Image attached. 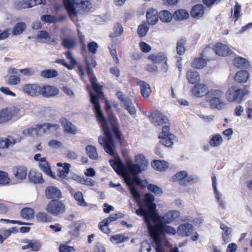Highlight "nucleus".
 I'll return each instance as SVG.
<instances>
[{
	"mask_svg": "<svg viewBox=\"0 0 252 252\" xmlns=\"http://www.w3.org/2000/svg\"><path fill=\"white\" fill-rule=\"evenodd\" d=\"M110 163L117 174L123 175L125 182L129 187V189H136V187L142 188H145L147 187V189H161L156 185L148 184L146 180L142 181L138 177L134 176L140 173L143 170L142 168L138 164L132 163L127 164L128 170L132 174L130 175L125 171L126 168L121 162L110 160Z\"/></svg>",
	"mask_w": 252,
	"mask_h": 252,
	"instance_id": "obj_1",
	"label": "nucleus"
},
{
	"mask_svg": "<svg viewBox=\"0 0 252 252\" xmlns=\"http://www.w3.org/2000/svg\"><path fill=\"white\" fill-rule=\"evenodd\" d=\"M148 202L145 204V209L141 208H138L136 210L135 213L139 216L144 217V222H146V219L149 220V222H151L152 220L156 224H164V218L163 216L158 215L157 210V205L154 202L155 198L150 195L147 196L146 201Z\"/></svg>",
	"mask_w": 252,
	"mask_h": 252,
	"instance_id": "obj_2",
	"label": "nucleus"
},
{
	"mask_svg": "<svg viewBox=\"0 0 252 252\" xmlns=\"http://www.w3.org/2000/svg\"><path fill=\"white\" fill-rule=\"evenodd\" d=\"M70 17L88 11L92 3L90 0H63Z\"/></svg>",
	"mask_w": 252,
	"mask_h": 252,
	"instance_id": "obj_3",
	"label": "nucleus"
},
{
	"mask_svg": "<svg viewBox=\"0 0 252 252\" xmlns=\"http://www.w3.org/2000/svg\"><path fill=\"white\" fill-rule=\"evenodd\" d=\"M99 121L106 137H98V143L103 146L104 150L107 154L111 156H114L115 155L114 150L116 147L115 143L110 132L108 123L106 120Z\"/></svg>",
	"mask_w": 252,
	"mask_h": 252,
	"instance_id": "obj_4",
	"label": "nucleus"
},
{
	"mask_svg": "<svg viewBox=\"0 0 252 252\" xmlns=\"http://www.w3.org/2000/svg\"><path fill=\"white\" fill-rule=\"evenodd\" d=\"M24 114V109L19 105H12L0 111V124H5L10 121H16Z\"/></svg>",
	"mask_w": 252,
	"mask_h": 252,
	"instance_id": "obj_5",
	"label": "nucleus"
},
{
	"mask_svg": "<svg viewBox=\"0 0 252 252\" xmlns=\"http://www.w3.org/2000/svg\"><path fill=\"white\" fill-rule=\"evenodd\" d=\"M145 223L147 225L150 236L155 242L156 247L160 245L162 242L160 236L163 233V224H152L151 222H149L147 219Z\"/></svg>",
	"mask_w": 252,
	"mask_h": 252,
	"instance_id": "obj_6",
	"label": "nucleus"
},
{
	"mask_svg": "<svg viewBox=\"0 0 252 252\" xmlns=\"http://www.w3.org/2000/svg\"><path fill=\"white\" fill-rule=\"evenodd\" d=\"M172 180L186 186L197 183L199 178L194 175H189L186 171H181L172 177Z\"/></svg>",
	"mask_w": 252,
	"mask_h": 252,
	"instance_id": "obj_7",
	"label": "nucleus"
},
{
	"mask_svg": "<svg viewBox=\"0 0 252 252\" xmlns=\"http://www.w3.org/2000/svg\"><path fill=\"white\" fill-rule=\"evenodd\" d=\"M45 210L54 216H59L65 212L66 207L64 203L59 199H52L48 203Z\"/></svg>",
	"mask_w": 252,
	"mask_h": 252,
	"instance_id": "obj_8",
	"label": "nucleus"
},
{
	"mask_svg": "<svg viewBox=\"0 0 252 252\" xmlns=\"http://www.w3.org/2000/svg\"><path fill=\"white\" fill-rule=\"evenodd\" d=\"M247 91L240 89L237 86H232L229 88L226 93V98L229 102L237 101L241 102L243 97L247 94Z\"/></svg>",
	"mask_w": 252,
	"mask_h": 252,
	"instance_id": "obj_9",
	"label": "nucleus"
},
{
	"mask_svg": "<svg viewBox=\"0 0 252 252\" xmlns=\"http://www.w3.org/2000/svg\"><path fill=\"white\" fill-rule=\"evenodd\" d=\"M106 111L108 113V120L109 123L111 124L113 133L115 134L116 138L120 141L122 139V132L119 129L118 120L114 114L111 113V106L106 103Z\"/></svg>",
	"mask_w": 252,
	"mask_h": 252,
	"instance_id": "obj_10",
	"label": "nucleus"
},
{
	"mask_svg": "<svg viewBox=\"0 0 252 252\" xmlns=\"http://www.w3.org/2000/svg\"><path fill=\"white\" fill-rule=\"evenodd\" d=\"M151 122L156 126H162L168 122V118L159 111H155L149 116Z\"/></svg>",
	"mask_w": 252,
	"mask_h": 252,
	"instance_id": "obj_11",
	"label": "nucleus"
},
{
	"mask_svg": "<svg viewBox=\"0 0 252 252\" xmlns=\"http://www.w3.org/2000/svg\"><path fill=\"white\" fill-rule=\"evenodd\" d=\"M22 243L26 244L22 247V249L26 250L29 249L33 252H38L41 248V243L37 240H30L28 239H24L22 240Z\"/></svg>",
	"mask_w": 252,
	"mask_h": 252,
	"instance_id": "obj_12",
	"label": "nucleus"
},
{
	"mask_svg": "<svg viewBox=\"0 0 252 252\" xmlns=\"http://www.w3.org/2000/svg\"><path fill=\"white\" fill-rule=\"evenodd\" d=\"M91 101L92 103L94 105V109L98 121H104L106 119L104 118L103 113L100 110V106L99 104L98 97H101V96H99L96 95H93L92 93L90 94Z\"/></svg>",
	"mask_w": 252,
	"mask_h": 252,
	"instance_id": "obj_13",
	"label": "nucleus"
},
{
	"mask_svg": "<svg viewBox=\"0 0 252 252\" xmlns=\"http://www.w3.org/2000/svg\"><path fill=\"white\" fill-rule=\"evenodd\" d=\"M59 90L54 86L50 85L41 86L40 95L44 97H54L59 94Z\"/></svg>",
	"mask_w": 252,
	"mask_h": 252,
	"instance_id": "obj_14",
	"label": "nucleus"
},
{
	"mask_svg": "<svg viewBox=\"0 0 252 252\" xmlns=\"http://www.w3.org/2000/svg\"><path fill=\"white\" fill-rule=\"evenodd\" d=\"M208 90L209 88L206 84L198 83L192 87L191 92L195 96L201 97L205 95L207 96Z\"/></svg>",
	"mask_w": 252,
	"mask_h": 252,
	"instance_id": "obj_15",
	"label": "nucleus"
},
{
	"mask_svg": "<svg viewBox=\"0 0 252 252\" xmlns=\"http://www.w3.org/2000/svg\"><path fill=\"white\" fill-rule=\"evenodd\" d=\"M131 191V194L132 195L133 198L135 200V201L139 206V208H143L145 209L146 208L145 204L148 202L147 200L146 201V197L148 195H150L151 197L154 198V196L153 194L147 193L145 194L144 198L142 200L141 199V195L139 191V190H130Z\"/></svg>",
	"mask_w": 252,
	"mask_h": 252,
	"instance_id": "obj_16",
	"label": "nucleus"
},
{
	"mask_svg": "<svg viewBox=\"0 0 252 252\" xmlns=\"http://www.w3.org/2000/svg\"><path fill=\"white\" fill-rule=\"evenodd\" d=\"M41 86L35 84H26L23 86V92L32 96L40 95Z\"/></svg>",
	"mask_w": 252,
	"mask_h": 252,
	"instance_id": "obj_17",
	"label": "nucleus"
},
{
	"mask_svg": "<svg viewBox=\"0 0 252 252\" xmlns=\"http://www.w3.org/2000/svg\"><path fill=\"white\" fill-rule=\"evenodd\" d=\"M210 50V47H206L201 53V57L194 60L191 64L192 67L197 69H200L204 67L206 65V61L205 59L203 58L206 57V52Z\"/></svg>",
	"mask_w": 252,
	"mask_h": 252,
	"instance_id": "obj_18",
	"label": "nucleus"
},
{
	"mask_svg": "<svg viewBox=\"0 0 252 252\" xmlns=\"http://www.w3.org/2000/svg\"><path fill=\"white\" fill-rule=\"evenodd\" d=\"M146 19L148 24L154 25L158 21V11L153 8H149L146 12Z\"/></svg>",
	"mask_w": 252,
	"mask_h": 252,
	"instance_id": "obj_19",
	"label": "nucleus"
},
{
	"mask_svg": "<svg viewBox=\"0 0 252 252\" xmlns=\"http://www.w3.org/2000/svg\"><path fill=\"white\" fill-rule=\"evenodd\" d=\"M193 231V226L191 224L189 223L181 224L177 228L178 234L183 237L189 236Z\"/></svg>",
	"mask_w": 252,
	"mask_h": 252,
	"instance_id": "obj_20",
	"label": "nucleus"
},
{
	"mask_svg": "<svg viewBox=\"0 0 252 252\" xmlns=\"http://www.w3.org/2000/svg\"><path fill=\"white\" fill-rule=\"evenodd\" d=\"M213 50L216 54L219 56H226L230 54L231 53V50L229 48L227 45L221 43H217Z\"/></svg>",
	"mask_w": 252,
	"mask_h": 252,
	"instance_id": "obj_21",
	"label": "nucleus"
},
{
	"mask_svg": "<svg viewBox=\"0 0 252 252\" xmlns=\"http://www.w3.org/2000/svg\"><path fill=\"white\" fill-rule=\"evenodd\" d=\"M138 85L140 86L142 95L144 98H148L152 93L150 85L145 81L138 80Z\"/></svg>",
	"mask_w": 252,
	"mask_h": 252,
	"instance_id": "obj_22",
	"label": "nucleus"
},
{
	"mask_svg": "<svg viewBox=\"0 0 252 252\" xmlns=\"http://www.w3.org/2000/svg\"><path fill=\"white\" fill-rule=\"evenodd\" d=\"M186 78L189 83L192 84H197L200 80L199 73L197 71L192 69L189 70L187 72Z\"/></svg>",
	"mask_w": 252,
	"mask_h": 252,
	"instance_id": "obj_23",
	"label": "nucleus"
},
{
	"mask_svg": "<svg viewBox=\"0 0 252 252\" xmlns=\"http://www.w3.org/2000/svg\"><path fill=\"white\" fill-rule=\"evenodd\" d=\"M27 171V168L24 166H17L12 169L13 174L16 179L19 180H23L26 178Z\"/></svg>",
	"mask_w": 252,
	"mask_h": 252,
	"instance_id": "obj_24",
	"label": "nucleus"
},
{
	"mask_svg": "<svg viewBox=\"0 0 252 252\" xmlns=\"http://www.w3.org/2000/svg\"><path fill=\"white\" fill-rule=\"evenodd\" d=\"M180 216V212L175 210L169 211L164 215V223L170 224Z\"/></svg>",
	"mask_w": 252,
	"mask_h": 252,
	"instance_id": "obj_25",
	"label": "nucleus"
},
{
	"mask_svg": "<svg viewBox=\"0 0 252 252\" xmlns=\"http://www.w3.org/2000/svg\"><path fill=\"white\" fill-rule=\"evenodd\" d=\"M204 13V6L202 4H197L191 8L190 11L191 16L196 19L201 18Z\"/></svg>",
	"mask_w": 252,
	"mask_h": 252,
	"instance_id": "obj_26",
	"label": "nucleus"
},
{
	"mask_svg": "<svg viewBox=\"0 0 252 252\" xmlns=\"http://www.w3.org/2000/svg\"><path fill=\"white\" fill-rule=\"evenodd\" d=\"M29 180L34 184H42L44 179L41 173L34 171H30L29 174Z\"/></svg>",
	"mask_w": 252,
	"mask_h": 252,
	"instance_id": "obj_27",
	"label": "nucleus"
},
{
	"mask_svg": "<svg viewBox=\"0 0 252 252\" xmlns=\"http://www.w3.org/2000/svg\"><path fill=\"white\" fill-rule=\"evenodd\" d=\"M210 106L212 108L221 110L224 107L225 103L220 97H216L209 99Z\"/></svg>",
	"mask_w": 252,
	"mask_h": 252,
	"instance_id": "obj_28",
	"label": "nucleus"
},
{
	"mask_svg": "<svg viewBox=\"0 0 252 252\" xmlns=\"http://www.w3.org/2000/svg\"><path fill=\"white\" fill-rule=\"evenodd\" d=\"M173 16L174 20L176 21H183L189 17V13L186 10L180 9L175 11Z\"/></svg>",
	"mask_w": 252,
	"mask_h": 252,
	"instance_id": "obj_29",
	"label": "nucleus"
},
{
	"mask_svg": "<svg viewBox=\"0 0 252 252\" xmlns=\"http://www.w3.org/2000/svg\"><path fill=\"white\" fill-rule=\"evenodd\" d=\"M31 1L32 0H16L14 1L13 6L15 8L17 9L32 7Z\"/></svg>",
	"mask_w": 252,
	"mask_h": 252,
	"instance_id": "obj_30",
	"label": "nucleus"
},
{
	"mask_svg": "<svg viewBox=\"0 0 252 252\" xmlns=\"http://www.w3.org/2000/svg\"><path fill=\"white\" fill-rule=\"evenodd\" d=\"M80 227L81 225L79 223L77 222H73L69 226V235L73 238L78 237L79 235Z\"/></svg>",
	"mask_w": 252,
	"mask_h": 252,
	"instance_id": "obj_31",
	"label": "nucleus"
},
{
	"mask_svg": "<svg viewBox=\"0 0 252 252\" xmlns=\"http://www.w3.org/2000/svg\"><path fill=\"white\" fill-rule=\"evenodd\" d=\"M87 155L92 159L95 160L98 158V155L96 148L93 145H88L85 148Z\"/></svg>",
	"mask_w": 252,
	"mask_h": 252,
	"instance_id": "obj_32",
	"label": "nucleus"
},
{
	"mask_svg": "<svg viewBox=\"0 0 252 252\" xmlns=\"http://www.w3.org/2000/svg\"><path fill=\"white\" fill-rule=\"evenodd\" d=\"M249 78V73L246 70L238 71L234 77L235 80L238 83L246 82Z\"/></svg>",
	"mask_w": 252,
	"mask_h": 252,
	"instance_id": "obj_33",
	"label": "nucleus"
},
{
	"mask_svg": "<svg viewBox=\"0 0 252 252\" xmlns=\"http://www.w3.org/2000/svg\"><path fill=\"white\" fill-rule=\"evenodd\" d=\"M158 18L161 21L164 23L170 22L173 18V15L166 10H161L158 13Z\"/></svg>",
	"mask_w": 252,
	"mask_h": 252,
	"instance_id": "obj_34",
	"label": "nucleus"
},
{
	"mask_svg": "<svg viewBox=\"0 0 252 252\" xmlns=\"http://www.w3.org/2000/svg\"><path fill=\"white\" fill-rule=\"evenodd\" d=\"M151 165L155 169L161 171L168 168V163L164 160H155Z\"/></svg>",
	"mask_w": 252,
	"mask_h": 252,
	"instance_id": "obj_35",
	"label": "nucleus"
},
{
	"mask_svg": "<svg viewBox=\"0 0 252 252\" xmlns=\"http://www.w3.org/2000/svg\"><path fill=\"white\" fill-rule=\"evenodd\" d=\"M234 64L237 68H247L250 66L248 61L242 57H237L234 59Z\"/></svg>",
	"mask_w": 252,
	"mask_h": 252,
	"instance_id": "obj_36",
	"label": "nucleus"
},
{
	"mask_svg": "<svg viewBox=\"0 0 252 252\" xmlns=\"http://www.w3.org/2000/svg\"><path fill=\"white\" fill-rule=\"evenodd\" d=\"M165 137L159 138L160 139V142L165 147H171L173 145L174 141L176 140L175 136L173 134H171Z\"/></svg>",
	"mask_w": 252,
	"mask_h": 252,
	"instance_id": "obj_37",
	"label": "nucleus"
},
{
	"mask_svg": "<svg viewBox=\"0 0 252 252\" xmlns=\"http://www.w3.org/2000/svg\"><path fill=\"white\" fill-rule=\"evenodd\" d=\"M37 38L40 39L42 43H50L54 41V40H51V37L48 33L45 31H40L37 34Z\"/></svg>",
	"mask_w": 252,
	"mask_h": 252,
	"instance_id": "obj_38",
	"label": "nucleus"
},
{
	"mask_svg": "<svg viewBox=\"0 0 252 252\" xmlns=\"http://www.w3.org/2000/svg\"><path fill=\"white\" fill-rule=\"evenodd\" d=\"M39 166L41 170L47 175L53 179L56 178L55 174L52 172L48 162L40 163L39 164Z\"/></svg>",
	"mask_w": 252,
	"mask_h": 252,
	"instance_id": "obj_39",
	"label": "nucleus"
},
{
	"mask_svg": "<svg viewBox=\"0 0 252 252\" xmlns=\"http://www.w3.org/2000/svg\"><path fill=\"white\" fill-rule=\"evenodd\" d=\"M34 210L31 208H24L21 210L20 215L22 218L30 220L34 217Z\"/></svg>",
	"mask_w": 252,
	"mask_h": 252,
	"instance_id": "obj_40",
	"label": "nucleus"
},
{
	"mask_svg": "<svg viewBox=\"0 0 252 252\" xmlns=\"http://www.w3.org/2000/svg\"><path fill=\"white\" fill-rule=\"evenodd\" d=\"M45 195L48 199H56L62 197L61 190H45Z\"/></svg>",
	"mask_w": 252,
	"mask_h": 252,
	"instance_id": "obj_41",
	"label": "nucleus"
},
{
	"mask_svg": "<svg viewBox=\"0 0 252 252\" xmlns=\"http://www.w3.org/2000/svg\"><path fill=\"white\" fill-rule=\"evenodd\" d=\"M36 218L38 222L42 223L50 222L52 220V218L50 215L47 213L43 212L37 213Z\"/></svg>",
	"mask_w": 252,
	"mask_h": 252,
	"instance_id": "obj_42",
	"label": "nucleus"
},
{
	"mask_svg": "<svg viewBox=\"0 0 252 252\" xmlns=\"http://www.w3.org/2000/svg\"><path fill=\"white\" fill-rule=\"evenodd\" d=\"M63 124L64 130L67 133L75 134L77 132V129L76 127L69 121L67 120H64Z\"/></svg>",
	"mask_w": 252,
	"mask_h": 252,
	"instance_id": "obj_43",
	"label": "nucleus"
},
{
	"mask_svg": "<svg viewBox=\"0 0 252 252\" xmlns=\"http://www.w3.org/2000/svg\"><path fill=\"white\" fill-rule=\"evenodd\" d=\"M148 58L153 62L156 63H159L162 62H164V63H166V57L162 53H159L157 55H151L149 56Z\"/></svg>",
	"mask_w": 252,
	"mask_h": 252,
	"instance_id": "obj_44",
	"label": "nucleus"
},
{
	"mask_svg": "<svg viewBox=\"0 0 252 252\" xmlns=\"http://www.w3.org/2000/svg\"><path fill=\"white\" fill-rule=\"evenodd\" d=\"M26 28V25L24 22L17 23L13 27L12 33L13 35H17L21 34Z\"/></svg>",
	"mask_w": 252,
	"mask_h": 252,
	"instance_id": "obj_45",
	"label": "nucleus"
},
{
	"mask_svg": "<svg viewBox=\"0 0 252 252\" xmlns=\"http://www.w3.org/2000/svg\"><path fill=\"white\" fill-rule=\"evenodd\" d=\"M135 162L138 164H140L143 170H145L146 167L149 164L148 161L146 160L145 157L142 154L136 155L135 157Z\"/></svg>",
	"mask_w": 252,
	"mask_h": 252,
	"instance_id": "obj_46",
	"label": "nucleus"
},
{
	"mask_svg": "<svg viewBox=\"0 0 252 252\" xmlns=\"http://www.w3.org/2000/svg\"><path fill=\"white\" fill-rule=\"evenodd\" d=\"M41 75L43 77L46 78H54L58 75V73L56 70L49 69L42 71Z\"/></svg>",
	"mask_w": 252,
	"mask_h": 252,
	"instance_id": "obj_47",
	"label": "nucleus"
},
{
	"mask_svg": "<svg viewBox=\"0 0 252 252\" xmlns=\"http://www.w3.org/2000/svg\"><path fill=\"white\" fill-rule=\"evenodd\" d=\"M41 128V125L38 126L36 127H31L24 129L23 131V134L26 136H34L37 134L38 130Z\"/></svg>",
	"mask_w": 252,
	"mask_h": 252,
	"instance_id": "obj_48",
	"label": "nucleus"
},
{
	"mask_svg": "<svg viewBox=\"0 0 252 252\" xmlns=\"http://www.w3.org/2000/svg\"><path fill=\"white\" fill-rule=\"evenodd\" d=\"M128 239V238L125 236L123 234H116L112 236L110 240L113 243L120 244Z\"/></svg>",
	"mask_w": 252,
	"mask_h": 252,
	"instance_id": "obj_49",
	"label": "nucleus"
},
{
	"mask_svg": "<svg viewBox=\"0 0 252 252\" xmlns=\"http://www.w3.org/2000/svg\"><path fill=\"white\" fill-rule=\"evenodd\" d=\"M10 184H11V182L8 177L7 173L0 170V185H5ZM13 184L12 183V184Z\"/></svg>",
	"mask_w": 252,
	"mask_h": 252,
	"instance_id": "obj_50",
	"label": "nucleus"
},
{
	"mask_svg": "<svg viewBox=\"0 0 252 252\" xmlns=\"http://www.w3.org/2000/svg\"><path fill=\"white\" fill-rule=\"evenodd\" d=\"M222 141L221 136L217 134L212 137L210 141V144L212 147H217L222 143Z\"/></svg>",
	"mask_w": 252,
	"mask_h": 252,
	"instance_id": "obj_51",
	"label": "nucleus"
},
{
	"mask_svg": "<svg viewBox=\"0 0 252 252\" xmlns=\"http://www.w3.org/2000/svg\"><path fill=\"white\" fill-rule=\"evenodd\" d=\"M63 47L67 49H73L76 44V40L74 38H65L62 43Z\"/></svg>",
	"mask_w": 252,
	"mask_h": 252,
	"instance_id": "obj_52",
	"label": "nucleus"
},
{
	"mask_svg": "<svg viewBox=\"0 0 252 252\" xmlns=\"http://www.w3.org/2000/svg\"><path fill=\"white\" fill-rule=\"evenodd\" d=\"M75 199L78 202V204L82 206H87L88 204L85 202L82 193L79 191H77L74 195Z\"/></svg>",
	"mask_w": 252,
	"mask_h": 252,
	"instance_id": "obj_53",
	"label": "nucleus"
},
{
	"mask_svg": "<svg viewBox=\"0 0 252 252\" xmlns=\"http://www.w3.org/2000/svg\"><path fill=\"white\" fill-rule=\"evenodd\" d=\"M94 91L97 94V95L100 96L103 95L101 91V86L97 83L96 78H93L92 81H90Z\"/></svg>",
	"mask_w": 252,
	"mask_h": 252,
	"instance_id": "obj_54",
	"label": "nucleus"
},
{
	"mask_svg": "<svg viewBox=\"0 0 252 252\" xmlns=\"http://www.w3.org/2000/svg\"><path fill=\"white\" fill-rule=\"evenodd\" d=\"M186 42V40L182 38L179 40L177 43L176 50L178 55H182L185 52L184 45Z\"/></svg>",
	"mask_w": 252,
	"mask_h": 252,
	"instance_id": "obj_55",
	"label": "nucleus"
},
{
	"mask_svg": "<svg viewBox=\"0 0 252 252\" xmlns=\"http://www.w3.org/2000/svg\"><path fill=\"white\" fill-rule=\"evenodd\" d=\"M149 29L146 23L140 25L137 29L138 34L140 37H144L147 34Z\"/></svg>",
	"mask_w": 252,
	"mask_h": 252,
	"instance_id": "obj_56",
	"label": "nucleus"
},
{
	"mask_svg": "<svg viewBox=\"0 0 252 252\" xmlns=\"http://www.w3.org/2000/svg\"><path fill=\"white\" fill-rule=\"evenodd\" d=\"M21 81V79L17 75H9L6 81V84L9 85H16Z\"/></svg>",
	"mask_w": 252,
	"mask_h": 252,
	"instance_id": "obj_57",
	"label": "nucleus"
},
{
	"mask_svg": "<svg viewBox=\"0 0 252 252\" xmlns=\"http://www.w3.org/2000/svg\"><path fill=\"white\" fill-rule=\"evenodd\" d=\"M113 30L114 32L110 35V37L112 38L119 36L121 35L123 32V28L121 24L118 23L114 26Z\"/></svg>",
	"mask_w": 252,
	"mask_h": 252,
	"instance_id": "obj_58",
	"label": "nucleus"
},
{
	"mask_svg": "<svg viewBox=\"0 0 252 252\" xmlns=\"http://www.w3.org/2000/svg\"><path fill=\"white\" fill-rule=\"evenodd\" d=\"M223 95V93L220 90L212 89L208 90L207 98H214L216 97H221Z\"/></svg>",
	"mask_w": 252,
	"mask_h": 252,
	"instance_id": "obj_59",
	"label": "nucleus"
},
{
	"mask_svg": "<svg viewBox=\"0 0 252 252\" xmlns=\"http://www.w3.org/2000/svg\"><path fill=\"white\" fill-rule=\"evenodd\" d=\"M108 49L111 56L114 59V62L116 63H119V59L117 56L116 45L114 43L111 44V45H109Z\"/></svg>",
	"mask_w": 252,
	"mask_h": 252,
	"instance_id": "obj_60",
	"label": "nucleus"
},
{
	"mask_svg": "<svg viewBox=\"0 0 252 252\" xmlns=\"http://www.w3.org/2000/svg\"><path fill=\"white\" fill-rule=\"evenodd\" d=\"M167 224H163V232L168 235H175L177 232L176 230L173 227L166 225Z\"/></svg>",
	"mask_w": 252,
	"mask_h": 252,
	"instance_id": "obj_61",
	"label": "nucleus"
},
{
	"mask_svg": "<svg viewBox=\"0 0 252 252\" xmlns=\"http://www.w3.org/2000/svg\"><path fill=\"white\" fill-rule=\"evenodd\" d=\"M59 252H72L75 251L73 247L68 246L65 244H61L59 247Z\"/></svg>",
	"mask_w": 252,
	"mask_h": 252,
	"instance_id": "obj_62",
	"label": "nucleus"
},
{
	"mask_svg": "<svg viewBox=\"0 0 252 252\" xmlns=\"http://www.w3.org/2000/svg\"><path fill=\"white\" fill-rule=\"evenodd\" d=\"M125 108L128 111L130 115H134L136 113V110L132 102L129 100L126 101L125 104Z\"/></svg>",
	"mask_w": 252,
	"mask_h": 252,
	"instance_id": "obj_63",
	"label": "nucleus"
},
{
	"mask_svg": "<svg viewBox=\"0 0 252 252\" xmlns=\"http://www.w3.org/2000/svg\"><path fill=\"white\" fill-rule=\"evenodd\" d=\"M41 20L45 23H53L57 21L55 17L51 15H44L41 17Z\"/></svg>",
	"mask_w": 252,
	"mask_h": 252,
	"instance_id": "obj_64",
	"label": "nucleus"
}]
</instances>
